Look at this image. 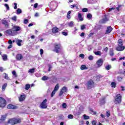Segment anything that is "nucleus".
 Listing matches in <instances>:
<instances>
[{
    "label": "nucleus",
    "mask_w": 125,
    "mask_h": 125,
    "mask_svg": "<svg viewBox=\"0 0 125 125\" xmlns=\"http://www.w3.org/2000/svg\"><path fill=\"white\" fill-rule=\"evenodd\" d=\"M21 13H22V10L20 8H18L17 10V14H21Z\"/></svg>",
    "instance_id": "obj_29"
},
{
    "label": "nucleus",
    "mask_w": 125,
    "mask_h": 125,
    "mask_svg": "<svg viewBox=\"0 0 125 125\" xmlns=\"http://www.w3.org/2000/svg\"><path fill=\"white\" fill-rule=\"evenodd\" d=\"M42 81H47V80H49V77L44 76L42 78Z\"/></svg>",
    "instance_id": "obj_21"
},
{
    "label": "nucleus",
    "mask_w": 125,
    "mask_h": 125,
    "mask_svg": "<svg viewBox=\"0 0 125 125\" xmlns=\"http://www.w3.org/2000/svg\"><path fill=\"white\" fill-rule=\"evenodd\" d=\"M115 7L110 8L108 9V12H111L112 10H114Z\"/></svg>",
    "instance_id": "obj_47"
},
{
    "label": "nucleus",
    "mask_w": 125,
    "mask_h": 125,
    "mask_svg": "<svg viewBox=\"0 0 125 125\" xmlns=\"http://www.w3.org/2000/svg\"><path fill=\"white\" fill-rule=\"evenodd\" d=\"M109 54L110 56H113L114 55V52L112 51H111L109 53Z\"/></svg>",
    "instance_id": "obj_56"
},
{
    "label": "nucleus",
    "mask_w": 125,
    "mask_h": 125,
    "mask_svg": "<svg viewBox=\"0 0 125 125\" xmlns=\"http://www.w3.org/2000/svg\"><path fill=\"white\" fill-rule=\"evenodd\" d=\"M78 18H79L80 21H83V17L82 16V14H81V13H79Z\"/></svg>",
    "instance_id": "obj_22"
},
{
    "label": "nucleus",
    "mask_w": 125,
    "mask_h": 125,
    "mask_svg": "<svg viewBox=\"0 0 125 125\" xmlns=\"http://www.w3.org/2000/svg\"><path fill=\"white\" fill-rule=\"evenodd\" d=\"M59 31V29L57 27H54L52 29V33L53 34H56V33H58Z\"/></svg>",
    "instance_id": "obj_14"
},
{
    "label": "nucleus",
    "mask_w": 125,
    "mask_h": 125,
    "mask_svg": "<svg viewBox=\"0 0 125 125\" xmlns=\"http://www.w3.org/2000/svg\"><path fill=\"white\" fill-rule=\"evenodd\" d=\"M118 81H122V80H123V77H118Z\"/></svg>",
    "instance_id": "obj_60"
},
{
    "label": "nucleus",
    "mask_w": 125,
    "mask_h": 125,
    "mask_svg": "<svg viewBox=\"0 0 125 125\" xmlns=\"http://www.w3.org/2000/svg\"><path fill=\"white\" fill-rule=\"evenodd\" d=\"M92 125H96V122H95V121H93L92 122Z\"/></svg>",
    "instance_id": "obj_59"
},
{
    "label": "nucleus",
    "mask_w": 125,
    "mask_h": 125,
    "mask_svg": "<svg viewBox=\"0 0 125 125\" xmlns=\"http://www.w3.org/2000/svg\"><path fill=\"white\" fill-rule=\"evenodd\" d=\"M16 59L17 60H21L23 59V56L21 54H18L16 55Z\"/></svg>",
    "instance_id": "obj_10"
},
{
    "label": "nucleus",
    "mask_w": 125,
    "mask_h": 125,
    "mask_svg": "<svg viewBox=\"0 0 125 125\" xmlns=\"http://www.w3.org/2000/svg\"><path fill=\"white\" fill-rule=\"evenodd\" d=\"M68 25L69 26V27H74L75 26V24L74 23V21H71L70 22L68 23Z\"/></svg>",
    "instance_id": "obj_17"
},
{
    "label": "nucleus",
    "mask_w": 125,
    "mask_h": 125,
    "mask_svg": "<svg viewBox=\"0 0 125 125\" xmlns=\"http://www.w3.org/2000/svg\"><path fill=\"white\" fill-rule=\"evenodd\" d=\"M4 75H5L4 76V79H5V80H8L9 77H8V75H7L6 73H4Z\"/></svg>",
    "instance_id": "obj_35"
},
{
    "label": "nucleus",
    "mask_w": 125,
    "mask_h": 125,
    "mask_svg": "<svg viewBox=\"0 0 125 125\" xmlns=\"http://www.w3.org/2000/svg\"><path fill=\"white\" fill-rule=\"evenodd\" d=\"M83 118L84 120H88V119H89V116L84 115Z\"/></svg>",
    "instance_id": "obj_39"
},
{
    "label": "nucleus",
    "mask_w": 125,
    "mask_h": 125,
    "mask_svg": "<svg viewBox=\"0 0 125 125\" xmlns=\"http://www.w3.org/2000/svg\"><path fill=\"white\" fill-rule=\"evenodd\" d=\"M106 116L107 117V118H109V117L110 116V111L107 110V111H106Z\"/></svg>",
    "instance_id": "obj_38"
},
{
    "label": "nucleus",
    "mask_w": 125,
    "mask_h": 125,
    "mask_svg": "<svg viewBox=\"0 0 125 125\" xmlns=\"http://www.w3.org/2000/svg\"><path fill=\"white\" fill-rule=\"evenodd\" d=\"M6 105V101L3 98L0 97V107L3 108Z\"/></svg>",
    "instance_id": "obj_5"
},
{
    "label": "nucleus",
    "mask_w": 125,
    "mask_h": 125,
    "mask_svg": "<svg viewBox=\"0 0 125 125\" xmlns=\"http://www.w3.org/2000/svg\"><path fill=\"white\" fill-rule=\"evenodd\" d=\"M41 55H42L43 54V50L42 49H40Z\"/></svg>",
    "instance_id": "obj_55"
},
{
    "label": "nucleus",
    "mask_w": 125,
    "mask_h": 125,
    "mask_svg": "<svg viewBox=\"0 0 125 125\" xmlns=\"http://www.w3.org/2000/svg\"><path fill=\"white\" fill-rule=\"evenodd\" d=\"M87 69H88V68L86 67V65H82L81 66V70H87Z\"/></svg>",
    "instance_id": "obj_20"
},
{
    "label": "nucleus",
    "mask_w": 125,
    "mask_h": 125,
    "mask_svg": "<svg viewBox=\"0 0 125 125\" xmlns=\"http://www.w3.org/2000/svg\"><path fill=\"white\" fill-rule=\"evenodd\" d=\"M2 58L4 61H6V60H7V56L6 55H3Z\"/></svg>",
    "instance_id": "obj_32"
},
{
    "label": "nucleus",
    "mask_w": 125,
    "mask_h": 125,
    "mask_svg": "<svg viewBox=\"0 0 125 125\" xmlns=\"http://www.w3.org/2000/svg\"><path fill=\"white\" fill-rule=\"evenodd\" d=\"M81 37H82V38H83V37H84V33L82 32L81 35H80Z\"/></svg>",
    "instance_id": "obj_58"
},
{
    "label": "nucleus",
    "mask_w": 125,
    "mask_h": 125,
    "mask_svg": "<svg viewBox=\"0 0 125 125\" xmlns=\"http://www.w3.org/2000/svg\"><path fill=\"white\" fill-rule=\"evenodd\" d=\"M28 73L29 74H33L35 73V68H32L28 70Z\"/></svg>",
    "instance_id": "obj_23"
},
{
    "label": "nucleus",
    "mask_w": 125,
    "mask_h": 125,
    "mask_svg": "<svg viewBox=\"0 0 125 125\" xmlns=\"http://www.w3.org/2000/svg\"><path fill=\"white\" fill-rule=\"evenodd\" d=\"M62 108H66L67 107V104L66 103H63L62 105Z\"/></svg>",
    "instance_id": "obj_45"
},
{
    "label": "nucleus",
    "mask_w": 125,
    "mask_h": 125,
    "mask_svg": "<svg viewBox=\"0 0 125 125\" xmlns=\"http://www.w3.org/2000/svg\"><path fill=\"white\" fill-rule=\"evenodd\" d=\"M118 42L119 46H123V40L122 39L118 40Z\"/></svg>",
    "instance_id": "obj_19"
},
{
    "label": "nucleus",
    "mask_w": 125,
    "mask_h": 125,
    "mask_svg": "<svg viewBox=\"0 0 125 125\" xmlns=\"http://www.w3.org/2000/svg\"><path fill=\"white\" fill-rule=\"evenodd\" d=\"M22 41L20 40V39H17L16 41V42L17 43V44H18V45L19 46H21V45H22V44H21V42H22Z\"/></svg>",
    "instance_id": "obj_15"
},
{
    "label": "nucleus",
    "mask_w": 125,
    "mask_h": 125,
    "mask_svg": "<svg viewBox=\"0 0 125 125\" xmlns=\"http://www.w3.org/2000/svg\"><path fill=\"white\" fill-rule=\"evenodd\" d=\"M96 64L98 68H99L100 67H101V66H102V65L103 64V60H102V59H99L97 62Z\"/></svg>",
    "instance_id": "obj_8"
},
{
    "label": "nucleus",
    "mask_w": 125,
    "mask_h": 125,
    "mask_svg": "<svg viewBox=\"0 0 125 125\" xmlns=\"http://www.w3.org/2000/svg\"><path fill=\"white\" fill-rule=\"evenodd\" d=\"M12 74H13L14 76H16V72L14 70V71L12 72Z\"/></svg>",
    "instance_id": "obj_62"
},
{
    "label": "nucleus",
    "mask_w": 125,
    "mask_h": 125,
    "mask_svg": "<svg viewBox=\"0 0 125 125\" xmlns=\"http://www.w3.org/2000/svg\"><path fill=\"white\" fill-rule=\"evenodd\" d=\"M62 90L64 92V93L67 91V87L64 86L62 88Z\"/></svg>",
    "instance_id": "obj_33"
},
{
    "label": "nucleus",
    "mask_w": 125,
    "mask_h": 125,
    "mask_svg": "<svg viewBox=\"0 0 125 125\" xmlns=\"http://www.w3.org/2000/svg\"><path fill=\"white\" fill-rule=\"evenodd\" d=\"M87 18H88L89 19H91V18H92V15H91V14H88L87 15Z\"/></svg>",
    "instance_id": "obj_34"
},
{
    "label": "nucleus",
    "mask_w": 125,
    "mask_h": 125,
    "mask_svg": "<svg viewBox=\"0 0 125 125\" xmlns=\"http://www.w3.org/2000/svg\"><path fill=\"white\" fill-rule=\"evenodd\" d=\"M111 65H109L105 66V69H106V70H110V69H111Z\"/></svg>",
    "instance_id": "obj_37"
},
{
    "label": "nucleus",
    "mask_w": 125,
    "mask_h": 125,
    "mask_svg": "<svg viewBox=\"0 0 125 125\" xmlns=\"http://www.w3.org/2000/svg\"><path fill=\"white\" fill-rule=\"evenodd\" d=\"M94 54L96 55H101V52L100 51H95Z\"/></svg>",
    "instance_id": "obj_28"
},
{
    "label": "nucleus",
    "mask_w": 125,
    "mask_h": 125,
    "mask_svg": "<svg viewBox=\"0 0 125 125\" xmlns=\"http://www.w3.org/2000/svg\"><path fill=\"white\" fill-rule=\"evenodd\" d=\"M6 86H7V83H5L2 86V90L3 91L5 90V88H6Z\"/></svg>",
    "instance_id": "obj_26"
},
{
    "label": "nucleus",
    "mask_w": 125,
    "mask_h": 125,
    "mask_svg": "<svg viewBox=\"0 0 125 125\" xmlns=\"http://www.w3.org/2000/svg\"><path fill=\"white\" fill-rule=\"evenodd\" d=\"M87 86L89 89L92 88V87H94V82L92 80H90V81H88L87 83Z\"/></svg>",
    "instance_id": "obj_4"
},
{
    "label": "nucleus",
    "mask_w": 125,
    "mask_h": 125,
    "mask_svg": "<svg viewBox=\"0 0 125 125\" xmlns=\"http://www.w3.org/2000/svg\"><path fill=\"white\" fill-rule=\"evenodd\" d=\"M3 70H4V69H3V67H0V72H3Z\"/></svg>",
    "instance_id": "obj_63"
},
{
    "label": "nucleus",
    "mask_w": 125,
    "mask_h": 125,
    "mask_svg": "<svg viewBox=\"0 0 125 125\" xmlns=\"http://www.w3.org/2000/svg\"><path fill=\"white\" fill-rule=\"evenodd\" d=\"M68 119H73L74 116H73V115H72V114H69L68 116Z\"/></svg>",
    "instance_id": "obj_42"
},
{
    "label": "nucleus",
    "mask_w": 125,
    "mask_h": 125,
    "mask_svg": "<svg viewBox=\"0 0 125 125\" xmlns=\"http://www.w3.org/2000/svg\"><path fill=\"white\" fill-rule=\"evenodd\" d=\"M79 56L80 57H81L82 59H83V58H84V55L83 54H80Z\"/></svg>",
    "instance_id": "obj_48"
},
{
    "label": "nucleus",
    "mask_w": 125,
    "mask_h": 125,
    "mask_svg": "<svg viewBox=\"0 0 125 125\" xmlns=\"http://www.w3.org/2000/svg\"><path fill=\"white\" fill-rule=\"evenodd\" d=\"M12 20L13 21H17V17L15 16L12 18Z\"/></svg>",
    "instance_id": "obj_36"
},
{
    "label": "nucleus",
    "mask_w": 125,
    "mask_h": 125,
    "mask_svg": "<svg viewBox=\"0 0 125 125\" xmlns=\"http://www.w3.org/2000/svg\"><path fill=\"white\" fill-rule=\"evenodd\" d=\"M4 6H5L6 8H7V10H9V6H8V4H5Z\"/></svg>",
    "instance_id": "obj_46"
},
{
    "label": "nucleus",
    "mask_w": 125,
    "mask_h": 125,
    "mask_svg": "<svg viewBox=\"0 0 125 125\" xmlns=\"http://www.w3.org/2000/svg\"><path fill=\"white\" fill-rule=\"evenodd\" d=\"M2 24H3L4 25H5V27L6 28H8V22H7L6 21H5V20H3V21H2Z\"/></svg>",
    "instance_id": "obj_16"
},
{
    "label": "nucleus",
    "mask_w": 125,
    "mask_h": 125,
    "mask_svg": "<svg viewBox=\"0 0 125 125\" xmlns=\"http://www.w3.org/2000/svg\"><path fill=\"white\" fill-rule=\"evenodd\" d=\"M85 29V25H81V30H84Z\"/></svg>",
    "instance_id": "obj_50"
},
{
    "label": "nucleus",
    "mask_w": 125,
    "mask_h": 125,
    "mask_svg": "<svg viewBox=\"0 0 125 125\" xmlns=\"http://www.w3.org/2000/svg\"><path fill=\"white\" fill-rule=\"evenodd\" d=\"M56 92V91L53 90L51 94V97H53V96H54V95L55 94V93Z\"/></svg>",
    "instance_id": "obj_40"
},
{
    "label": "nucleus",
    "mask_w": 125,
    "mask_h": 125,
    "mask_svg": "<svg viewBox=\"0 0 125 125\" xmlns=\"http://www.w3.org/2000/svg\"><path fill=\"white\" fill-rule=\"evenodd\" d=\"M59 49H61V44L60 43L55 44L54 51L56 52V53H58L59 52Z\"/></svg>",
    "instance_id": "obj_7"
},
{
    "label": "nucleus",
    "mask_w": 125,
    "mask_h": 125,
    "mask_svg": "<svg viewBox=\"0 0 125 125\" xmlns=\"http://www.w3.org/2000/svg\"><path fill=\"white\" fill-rule=\"evenodd\" d=\"M46 102H47V100L45 99L41 103V104H40V106L42 109H46L47 108V104H46Z\"/></svg>",
    "instance_id": "obj_6"
},
{
    "label": "nucleus",
    "mask_w": 125,
    "mask_h": 125,
    "mask_svg": "<svg viewBox=\"0 0 125 125\" xmlns=\"http://www.w3.org/2000/svg\"><path fill=\"white\" fill-rule=\"evenodd\" d=\"M121 88H122V91H124L125 90V87L123 86H121Z\"/></svg>",
    "instance_id": "obj_64"
},
{
    "label": "nucleus",
    "mask_w": 125,
    "mask_h": 125,
    "mask_svg": "<svg viewBox=\"0 0 125 125\" xmlns=\"http://www.w3.org/2000/svg\"><path fill=\"white\" fill-rule=\"evenodd\" d=\"M7 109H12L15 110L17 109V106L14 105H12L11 104H9L7 106Z\"/></svg>",
    "instance_id": "obj_9"
},
{
    "label": "nucleus",
    "mask_w": 125,
    "mask_h": 125,
    "mask_svg": "<svg viewBox=\"0 0 125 125\" xmlns=\"http://www.w3.org/2000/svg\"><path fill=\"white\" fill-rule=\"evenodd\" d=\"M38 5H39V4H38V3L34 4V8H37V7H38Z\"/></svg>",
    "instance_id": "obj_54"
},
{
    "label": "nucleus",
    "mask_w": 125,
    "mask_h": 125,
    "mask_svg": "<svg viewBox=\"0 0 125 125\" xmlns=\"http://www.w3.org/2000/svg\"><path fill=\"white\" fill-rule=\"evenodd\" d=\"M100 103L102 104H105V97H103L100 99Z\"/></svg>",
    "instance_id": "obj_24"
},
{
    "label": "nucleus",
    "mask_w": 125,
    "mask_h": 125,
    "mask_svg": "<svg viewBox=\"0 0 125 125\" xmlns=\"http://www.w3.org/2000/svg\"><path fill=\"white\" fill-rule=\"evenodd\" d=\"M64 92L62 90H61V91H60V96H62V95H63V93H64Z\"/></svg>",
    "instance_id": "obj_49"
},
{
    "label": "nucleus",
    "mask_w": 125,
    "mask_h": 125,
    "mask_svg": "<svg viewBox=\"0 0 125 125\" xmlns=\"http://www.w3.org/2000/svg\"><path fill=\"white\" fill-rule=\"evenodd\" d=\"M62 34L63 36H68V33L65 32H62Z\"/></svg>",
    "instance_id": "obj_52"
},
{
    "label": "nucleus",
    "mask_w": 125,
    "mask_h": 125,
    "mask_svg": "<svg viewBox=\"0 0 125 125\" xmlns=\"http://www.w3.org/2000/svg\"><path fill=\"white\" fill-rule=\"evenodd\" d=\"M14 5H15V6H14V9H17V3H14Z\"/></svg>",
    "instance_id": "obj_57"
},
{
    "label": "nucleus",
    "mask_w": 125,
    "mask_h": 125,
    "mask_svg": "<svg viewBox=\"0 0 125 125\" xmlns=\"http://www.w3.org/2000/svg\"><path fill=\"white\" fill-rule=\"evenodd\" d=\"M21 30V27L19 26L14 25L12 29H9L5 31V34L7 36H13L18 35L19 31Z\"/></svg>",
    "instance_id": "obj_1"
},
{
    "label": "nucleus",
    "mask_w": 125,
    "mask_h": 125,
    "mask_svg": "<svg viewBox=\"0 0 125 125\" xmlns=\"http://www.w3.org/2000/svg\"><path fill=\"white\" fill-rule=\"evenodd\" d=\"M113 30V28L111 26H108L106 29V34H110L111 32Z\"/></svg>",
    "instance_id": "obj_13"
},
{
    "label": "nucleus",
    "mask_w": 125,
    "mask_h": 125,
    "mask_svg": "<svg viewBox=\"0 0 125 125\" xmlns=\"http://www.w3.org/2000/svg\"><path fill=\"white\" fill-rule=\"evenodd\" d=\"M58 89H59V84H57L56 85V86H55L54 89V90L55 91H57V90H58Z\"/></svg>",
    "instance_id": "obj_25"
},
{
    "label": "nucleus",
    "mask_w": 125,
    "mask_h": 125,
    "mask_svg": "<svg viewBox=\"0 0 125 125\" xmlns=\"http://www.w3.org/2000/svg\"><path fill=\"white\" fill-rule=\"evenodd\" d=\"M125 46H119L116 48V50H117L118 51H123V50H125Z\"/></svg>",
    "instance_id": "obj_11"
},
{
    "label": "nucleus",
    "mask_w": 125,
    "mask_h": 125,
    "mask_svg": "<svg viewBox=\"0 0 125 125\" xmlns=\"http://www.w3.org/2000/svg\"><path fill=\"white\" fill-rule=\"evenodd\" d=\"M30 84H26L25 85V89L26 90H29V88H30Z\"/></svg>",
    "instance_id": "obj_30"
},
{
    "label": "nucleus",
    "mask_w": 125,
    "mask_h": 125,
    "mask_svg": "<svg viewBox=\"0 0 125 125\" xmlns=\"http://www.w3.org/2000/svg\"><path fill=\"white\" fill-rule=\"evenodd\" d=\"M26 97V96L25 95H21L20 96V97L19 98V100L20 102H21L22 101H24L25 100V98Z\"/></svg>",
    "instance_id": "obj_12"
},
{
    "label": "nucleus",
    "mask_w": 125,
    "mask_h": 125,
    "mask_svg": "<svg viewBox=\"0 0 125 125\" xmlns=\"http://www.w3.org/2000/svg\"><path fill=\"white\" fill-rule=\"evenodd\" d=\"M122 102V96L121 94H118L115 98V104H120Z\"/></svg>",
    "instance_id": "obj_3"
},
{
    "label": "nucleus",
    "mask_w": 125,
    "mask_h": 125,
    "mask_svg": "<svg viewBox=\"0 0 125 125\" xmlns=\"http://www.w3.org/2000/svg\"><path fill=\"white\" fill-rule=\"evenodd\" d=\"M51 69H52V67L51 66V65H49V69H48L49 72H50V70H51Z\"/></svg>",
    "instance_id": "obj_61"
},
{
    "label": "nucleus",
    "mask_w": 125,
    "mask_h": 125,
    "mask_svg": "<svg viewBox=\"0 0 125 125\" xmlns=\"http://www.w3.org/2000/svg\"><path fill=\"white\" fill-rule=\"evenodd\" d=\"M88 59H89V60H90V61L93 60V56L90 55L88 57Z\"/></svg>",
    "instance_id": "obj_43"
},
{
    "label": "nucleus",
    "mask_w": 125,
    "mask_h": 125,
    "mask_svg": "<svg viewBox=\"0 0 125 125\" xmlns=\"http://www.w3.org/2000/svg\"><path fill=\"white\" fill-rule=\"evenodd\" d=\"M6 119V115H2L1 117V121H4Z\"/></svg>",
    "instance_id": "obj_31"
},
{
    "label": "nucleus",
    "mask_w": 125,
    "mask_h": 125,
    "mask_svg": "<svg viewBox=\"0 0 125 125\" xmlns=\"http://www.w3.org/2000/svg\"><path fill=\"white\" fill-rule=\"evenodd\" d=\"M21 122V120L20 119H16L15 118L12 119L8 121V124H10V125H16V124H19V123Z\"/></svg>",
    "instance_id": "obj_2"
},
{
    "label": "nucleus",
    "mask_w": 125,
    "mask_h": 125,
    "mask_svg": "<svg viewBox=\"0 0 125 125\" xmlns=\"http://www.w3.org/2000/svg\"><path fill=\"white\" fill-rule=\"evenodd\" d=\"M111 86H112V87H116V83H115V82H112V83H111Z\"/></svg>",
    "instance_id": "obj_41"
},
{
    "label": "nucleus",
    "mask_w": 125,
    "mask_h": 125,
    "mask_svg": "<svg viewBox=\"0 0 125 125\" xmlns=\"http://www.w3.org/2000/svg\"><path fill=\"white\" fill-rule=\"evenodd\" d=\"M8 43H9V44L11 45L12 44V41H11V40H9L8 41Z\"/></svg>",
    "instance_id": "obj_53"
},
{
    "label": "nucleus",
    "mask_w": 125,
    "mask_h": 125,
    "mask_svg": "<svg viewBox=\"0 0 125 125\" xmlns=\"http://www.w3.org/2000/svg\"><path fill=\"white\" fill-rule=\"evenodd\" d=\"M82 11L83 12H87V11H88V9H87V8H83Z\"/></svg>",
    "instance_id": "obj_44"
},
{
    "label": "nucleus",
    "mask_w": 125,
    "mask_h": 125,
    "mask_svg": "<svg viewBox=\"0 0 125 125\" xmlns=\"http://www.w3.org/2000/svg\"><path fill=\"white\" fill-rule=\"evenodd\" d=\"M87 2L89 4H92L93 3H94V0H88Z\"/></svg>",
    "instance_id": "obj_27"
},
{
    "label": "nucleus",
    "mask_w": 125,
    "mask_h": 125,
    "mask_svg": "<svg viewBox=\"0 0 125 125\" xmlns=\"http://www.w3.org/2000/svg\"><path fill=\"white\" fill-rule=\"evenodd\" d=\"M28 22H29V20L28 19L24 20V24H27Z\"/></svg>",
    "instance_id": "obj_51"
},
{
    "label": "nucleus",
    "mask_w": 125,
    "mask_h": 125,
    "mask_svg": "<svg viewBox=\"0 0 125 125\" xmlns=\"http://www.w3.org/2000/svg\"><path fill=\"white\" fill-rule=\"evenodd\" d=\"M109 21V19L105 17V18H104L103 20H102L101 22L103 23H105L106 22Z\"/></svg>",
    "instance_id": "obj_18"
}]
</instances>
